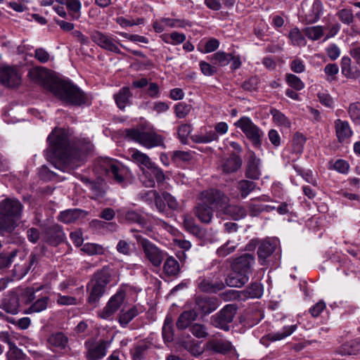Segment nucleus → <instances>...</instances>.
<instances>
[{
    "instance_id": "obj_1",
    "label": "nucleus",
    "mask_w": 360,
    "mask_h": 360,
    "mask_svg": "<svg viewBox=\"0 0 360 360\" xmlns=\"http://www.w3.org/2000/svg\"><path fill=\"white\" fill-rule=\"evenodd\" d=\"M200 202L194 208L196 217L204 224H208L213 217V210L210 205H214L217 209L224 207L229 202V198L218 190H207L201 193Z\"/></svg>"
},
{
    "instance_id": "obj_2",
    "label": "nucleus",
    "mask_w": 360,
    "mask_h": 360,
    "mask_svg": "<svg viewBox=\"0 0 360 360\" xmlns=\"http://www.w3.org/2000/svg\"><path fill=\"white\" fill-rule=\"evenodd\" d=\"M50 91L67 105L81 106L91 103V97L70 81L53 82Z\"/></svg>"
},
{
    "instance_id": "obj_3",
    "label": "nucleus",
    "mask_w": 360,
    "mask_h": 360,
    "mask_svg": "<svg viewBox=\"0 0 360 360\" xmlns=\"http://www.w3.org/2000/svg\"><path fill=\"white\" fill-rule=\"evenodd\" d=\"M22 205L20 201L6 199L0 202V234L11 233L20 219Z\"/></svg>"
},
{
    "instance_id": "obj_4",
    "label": "nucleus",
    "mask_w": 360,
    "mask_h": 360,
    "mask_svg": "<svg viewBox=\"0 0 360 360\" xmlns=\"http://www.w3.org/2000/svg\"><path fill=\"white\" fill-rule=\"evenodd\" d=\"M110 281L111 272L109 268L104 267L96 272L86 287L89 293L87 302L94 307H96Z\"/></svg>"
},
{
    "instance_id": "obj_5",
    "label": "nucleus",
    "mask_w": 360,
    "mask_h": 360,
    "mask_svg": "<svg viewBox=\"0 0 360 360\" xmlns=\"http://www.w3.org/2000/svg\"><path fill=\"white\" fill-rule=\"evenodd\" d=\"M48 141L53 154L59 157L64 163L72 167H77L75 158L68 155V137L62 129H54L48 136Z\"/></svg>"
},
{
    "instance_id": "obj_6",
    "label": "nucleus",
    "mask_w": 360,
    "mask_h": 360,
    "mask_svg": "<svg viewBox=\"0 0 360 360\" xmlns=\"http://www.w3.org/2000/svg\"><path fill=\"white\" fill-rule=\"evenodd\" d=\"M101 167L109 178L122 186H126L132 182L134 179L132 173L127 167L120 162L106 158L103 161Z\"/></svg>"
},
{
    "instance_id": "obj_7",
    "label": "nucleus",
    "mask_w": 360,
    "mask_h": 360,
    "mask_svg": "<svg viewBox=\"0 0 360 360\" xmlns=\"http://www.w3.org/2000/svg\"><path fill=\"white\" fill-rule=\"evenodd\" d=\"M127 137L147 148L165 147L163 137L153 130L129 129L127 131Z\"/></svg>"
},
{
    "instance_id": "obj_8",
    "label": "nucleus",
    "mask_w": 360,
    "mask_h": 360,
    "mask_svg": "<svg viewBox=\"0 0 360 360\" xmlns=\"http://www.w3.org/2000/svg\"><path fill=\"white\" fill-rule=\"evenodd\" d=\"M234 125L243 131L247 139L251 141L254 146L258 147L261 145L264 133L249 117L243 116L240 117L235 122Z\"/></svg>"
},
{
    "instance_id": "obj_9",
    "label": "nucleus",
    "mask_w": 360,
    "mask_h": 360,
    "mask_svg": "<svg viewBox=\"0 0 360 360\" xmlns=\"http://www.w3.org/2000/svg\"><path fill=\"white\" fill-rule=\"evenodd\" d=\"M22 82L19 69L15 66L0 65V83L8 88L18 86Z\"/></svg>"
},
{
    "instance_id": "obj_10",
    "label": "nucleus",
    "mask_w": 360,
    "mask_h": 360,
    "mask_svg": "<svg viewBox=\"0 0 360 360\" xmlns=\"http://www.w3.org/2000/svg\"><path fill=\"white\" fill-rule=\"evenodd\" d=\"M237 311V307L234 304H226L219 313L212 316L211 318L212 323L214 326L228 330L229 329V323L233 321Z\"/></svg>"
},
{
    "instance_id": "obj_11",
    "label": "nucleus",
    "mask_w": 360,
    "mask_h": 360,
    "mask_svg": "<svg viewBox=\"0 0 360 360\" xmlns=\"http://www.w3.org/2000/svg\"><path fill=\"white\" fill-rule=\"evenodd\" d=\"M125 299V292L118 290L110 297L105 307L98 312V316L103 319L111 320L114 314L120 308Z\"/></svg>"
},
{
    "instance_id": "obj_12",
    "label": "nucleus",
    "mask_w": 360,
    "mask_h": 360,
    "mask_svg": "<svg viewBox=\"0 0 360 360\" xmlns=\"http://www.w3.org/2000/svg\"><path fill=\"white\" fill-rule=\"evenodd\" d=\"M141 245L148 261L155 267H159L166 253L147 239L141 240Z\"/></svg>"
},
{
    "instance_id": "obj_13",
    "label": "nucleus",
    "mask_w": 360,
    "mask_h": 360,
    "mask_svg": "<svg viewBox=\"0 0 360 360\" xmlns=\"http://www.w3.org/2000/svg\"><path fill=\"white\" fill-rule=\"evenodd\" d=\"M90 37L91 40L101 48L113 53H120L116 41L111 36L98 30H94L91 32Z\"/></svg>"
},
{
    "instance_id": "obj_14",
    "label": "nucleus",
    "mask_w": 360,
    "mask_h": 360,
    "mask_svg": "<svg viewBox=\"0 0 360 360\" xmlns=\"http://www.w3.org/2000/svg\"><path fill=\"white\" fill-rule=\"evenodd\" d=\"M110 342L101 340L96 343L88 341L86 342L87 348V359L89 360H98L106 355V349L110 346Z\"/></svg>"
},
{
    "instance_id": "obj_15",
    "label": "nucleus",
    "mask_w": 360,
    "mask_h": 360,
    "mask_svg": "<svg viewBox=\"0 0 360 360\" xmlns=\"http://www.w3.org/2000/svg\"><path fill=\"white\" fill-rule=\"evenodd\" d=\"M254 264V257L251 254H244L233 259L231 264V269H236L250 276Z\"/></svg>"
},
{
    "instance_id": "obj_16",
    "label": "nucleus",
    "mask_w": 360,
    "mask_h": 360,
    "mask_svg": "<svg viewBox=\"0 0 360 360\" xmlns=\"http://www.w3.org/2000/svg\"><path fill=\"white\" fill-rule=\"evenodd\" d=\"M242 165V160L235 153L229 158L223 159L219 166V169L223 174H228L237 172Z\"/></svg>"
},
{
    "instance_id": "obj_17",
    "label": "nucleus",
    "mask_w": 360,
    "mask_h": 360,
    "mask_svg": "<svg viewBox=\"0 0 360 360\" xmlns=\"http://www.w3.org/2000/svg\"><path fill=\"white\" fill-rule=\"evenodd\" d=\"M35 262V257L31 255L28 259H22L20 262L16 263L13 269V275L14 278L16 279H21L24 277Z\"/></svg>"
},
{
    "instance_id": "obj_18",
    "label": "nucleus",
    "mask_w": 360,
    "mask_h": 360,
    "mask_svg": "<svg viewBox=\"0 0 360 360\" xmlns=\"http://www.w3.org/2000/svg\"><path fill=\"white\" fill-rule=\"evenodd\" d=\"M207 350L212 351L215 353L225 354L233 349L231 343L224 339H212L205 344Z\"/></svg>"
},
{
    "instance_id": "obj_19",
    "label": "nucleus",
    "mask_w": 360,
    "mask_h": 360,
    "mask_svg": "<svg viewBox=\"0 0 360 360\" xmlns=\"http://www.w3.org/2000/svg\"><path fill=\"white\" fill-rule=\"evenodd\" d=\"M249 280V276L236 269L232 271L226 278V284L232 288H241Z\"/></svg>"
},
{
    "instance_id": "obj_20",
    "label": "nucleus",
    "mask_w": 360,
    "mask_h": 360,
    "mask_svg": "<svg viewBox=\"0 0 360 360\" xmlns=\"http://www.w3.org/2000/svg\"><path fill=\"white\" fill-rule=\"evenodd\" d=\"M277 245L276 240H269L261 243L258 248L257 255L261 264H264L265 259L275 250Z\"/></svg>"
},
{
    "instance_id": "obj_21",
    "label": "nucleus",
    "mask_w": 360,
    "mask_h": 360,
    "mask_svg": "<svg viewBox=\"0 0 360 360\" xmlns=\"http://www.w3.org/2000/svg\"><path fill=\"white\" fill-rule=\"evenodd\" d=\"M19 306V299L15 293H11L5 296L1 304V307L4 310L11 314H18Z\"/></svg>"
},
{
    "instance_id": "obj_22",
    "label": "nucleus",
    "mask_w": 360,
    "mask_h": 360,
    "mask_svg": "<svg viewBox=\"0 0 360 360\" xmlns=\"http://www.w3.org/2000/svg\"><path fill=\"white\" fill-rule=\"evenodd\" d=\"M198 287L204 292H217L222 290L225 287V285L221 281H213L210 278H199Z\"/></svg>"
},
{
    "instance_id": "obj_23",
    "label": "nucleus",
    "mask_w": 360,
    "mask_h": 360,
    "mask_svg": "<svg viewBox=\"0 0 360 360\" xmlns=\"http://www.w3.org/2000/svg\"><path fill=\"white\" fill-rule=\"evenodd\" d=\"M196 309L202 314H208L217 308L215 300L203 297H197L195 299Z\"/></svg>"
},
{
    "instance_id": "obj_24",
    "label": "nucleus",
    "mask_w": 360,
    "mask_h": 360,
    "mask_svg": "<svg viewBox=\"0 0 360 360\" xmlns=\"http://www.w3.org/2000/svg\"><path fill=\"white\" fill-rule=\"evenodd\" d=\"M260 160L254 154L251 155L248 162L247 169L245 172L246 177L252 179H258L261 176Z\"/></svg>"
},
{
    "instance_id": "obj_25",
    "label": "nucleus",
    "mask_w": 360,
    "mask_h": 360,
    "mask_svg": "<svg viewBox=\"0 0 360 360\" xmlns=\"http://www.w3.org/2000/svg\"><path fill=\"white\" fill-rule=\"evenodd\" d=\"M342 73L347 78L357 79L360 77V70L355 65H352L349 57H343L341 60Z\"/></svg>"
},
{
    "instance_id": "obj_26",
    "label": "nucleus",
    "mask_w": 360,
    "mask_h": 360,
    "mask_svg": "<svg viewBox=\"0 0 360 360\" xmlns=\"http://www.w3.org/2000/svg\"><path fill=\"white\" fill-rule=\"evenodd\" d=\"M337 138L340 142L344 141L352 135V131L347 121L337 120L335 122Z\"/></svg>"
},
{
    "instance_id": "obj_27",
    "label": "nucleus",
    "mask_w": 360,
    "mask_h": 360,
    "mask_svg": "<svg viewBox=\"0 0 360 360\" xmlns=\"http://www.w3.org/2000/svg\"><path fill=\"white\" fill-rule=\"evenodd\" d=\"M198 314L195 310L184 311L179 316L176 321V327L179 330H184L191 326V323L196 319Z\"/></svg>"
},
{
    "instance_id": "obj_28",
    "label": "nucleus",
    "mask_w": 360,
    "mask_h": 360,
    "mask_svg": "<svg viewBox=\"0 0 360 360\" xmlns=\"http://www.w3.org/2000/svg\"><path fill=\"white\" fill-rule=\"evenodd\" d=\"M131 96L129 87H122L117 94L114 95L115 103L119 108L124 109L129 103Z\"/></svg>"
},
{
    "instance_id": "obj_29",
    "label": "nucleus",
    "mask_w": 360,
    "mask_h": 360,
    "mask_svg": "<svg viewBox=\"0 0 360 360\" xmlns=\"http://www.w3.org/2000/svg\"><path fill=\"white\" fill-rule=\"evenodd\" d=\"M83 217V211L78 209L68 210L61 212L59 215V220L66 223H73Z\"/></svg>"
},
{
    "instance_id": "obj_30",
    "label": "nucleus",
    "mask_w": 360,
    "mask_h": 360,
    "mask_svg": "<svg viewBox=\"0 0 360 360\" xmlns=\"http://www.w3.org/2000/svg\"><path fill=\"white\" fill-rule=\"evenodd\" d=\"M220 210L236 220L243 218L246 215L245 210L243 207L238 205H229V202L224 207H220Z\"/></svg>"
},
{
    "instance_id": "obj_31",
    "label": "nucleus",
    "mask_w": 360,
    "mask_h": 360,
    "mask_svg": "<svg viewBox=\"0 0 360 360\" xmlns=\"http://www.w3.org/2000/svg\"><path fill=\"white\" fill-rule=\"evenodd\" d=\"M296 329V324L284 326L280 331L269 333L267 335V338L273 342L281 340L290 335Z\"/></svg>"
},
{
    "instance_id": "obj_32",
    "label": "nucleus",
    "mask_w": 360,
    "mask_h": 360,
    "mask_svg": "<svg viewBox=\"0 0 360 360\" xmlns=\"http://www.w3.org/2000/svg\"><path fill=\"white\" fill-rule=\"evenodd\" d=\"M163 271L167 276H176L180 271L178 261L173 257H167L163 265Z\"/></svg>"
},
{
    "instance_id": "obj_33",
    "label": "nucleus",
    "mask_w": 360,
    "mask_h": 360,
    "mask_svg": "<svg viewBox=\"0 0 360 360\" xmlns=\"http://www.w3.org/2000/svg\"><path fill=\"white\" fill-rule=\"evenodd\" d=\"M274 122L278 127L289 129L291 127L290 120L281 112L276 109L271 110Z\"/></svg>"
},
{
    "instance_id": "obj_34",
    "label": "nucleus",
    "mask_w": 360,
    "mask_h": 360,
    "mask_svg": "<svg viewBox=\"0 0 360 360\" xmlns=\"http://www.w3.org/2000/svg\"><path fill=\"white\" fill-rule=\"evenodd\" d=\"M138 314L139 310L136 307H133L127 311L121 310L119 314L118 321L122 327H125Z\"/></svg>"
},
{
    "instance_id": "obj_35",
    "label": "nucleus",
    "mask_w": 360,
    "mask_h": 360,
    "mask_svg": "<svg viewBox=\"0 0 360 360\" xmlns=\"http://www.w3.org/2000/svg\"><path fill=\"white\" fill-rule=\"evenodd\" d=\"M131 159L139 166L146 167L148 169L154 164L146 154L138 150H134L132 151Z\"/></svg>"
},
{
    "instance_id": "obj_36",
    "label": "nucleus",
    "mask_w": 360,
    "mask_h": 360,
    "mask_svg": "<svg viewBox=\"0 0 360 360\" xmlns=\"http://www.w3.org/2000/svg\"><path fill=\"white\" fill-rule=\"evenodd\" d=\"M48 343L50 347L63 349L68 343V338L62 333H56L49 337Z\"/></svg>"
},
{
    "instance_id": "obj_37",
    "label": "nucleus",
    "mask_w": 360,
    "mask_h": 360,
    "mask_svg": "<svg viewBox=\"0 0 360 360\" xmlns=\"http://www.w3.org/2000/svg\"><path fill=\"white\" fill-rule=\"evenodd\" d=\"M191 139L195 143H208L218 139V135L214 131H208L205 133H200L194 134L191 136Z\"/></svg>"
},
{
    "instance_id": "obj_38",
    "label": "nucleus",
    "mask_w": 360,
    "mask_h": 360,
    "mask_svg": "<svg viewBox=\"0 0 360 360\" xmlns=\"http://www.w3.org/2000/svg\"><path fill=\"white\" fill-rule=\"evenodd\" d=\"M323 6L320 1H314L311 10L307 14V20L310 23L316 22L322 14Z\"/></svg>"
},
{
    "instance_id": "obj_39",
    "label": "nucleus",
    "mask_w": 360,
    "mask_h": 360,
    "mask_svg": "<svg viewBox=\"0 0 360 360\" xmlns=\"http://www.w3.org/2000/svg\"><path fill=\"white\" fill-rule=\"evenodd\" d=\"M160 37L164 42L172 45L180 44L183 43L186 39L184 34L177 32H173L170 34H165L161 35Z\"/></svg>"
},
{
    "instance_id": "obj_40",
    "label": "nucleus",
    "mask_w": 360,
    "mask_h": 360,
    "mask_svg": "<svg viewBox=\"0 0 360 360\" xmlns=\"http://www.w3.org/2000/svg\"><path fill=\"white\" fill-rule=\"evenodd\" d=\"M173 319L170 315H167L165 319L162 327V337L166 342H172L173 340Z\"/></svg>"
},
{
    "instance_id": "obj_41",
    "label": "nucleus",
    "mask_w": 360,
    "mask_h": 360,
    "mask_svg": "<svg viewBox=\"0 0 360 360\" xmlns=\"http://www.w3.org/2000/svg\"><path fill=\"white\" fill-rule=\"evenodd\" d=\"M150 347V344L142 341L138 342L132 350L134 360H143Z\"/></svg>"
},
{
    "instance_id": "obj_42",
    "label": "nucleus",
    "mask_w": 360,
    "mask_h": 360,
    "mask_svg": "<svg viewBox=\"0 0 360 360\" xmlns=\"http://www.w3.org/2000/svg\"><path fill=\"white\" fill-rule=\"evenodd\" d=\"M182 345L191 355L194 356H199L204 352V349L200 347V342L193 339L189 341L183 342Z\"/></svg>"
},
{
    "instance_id": "obj_43",
    "label": "nucleus",
    "mask_w": 360,
    "mask_h": 360,
    "mask_svg": "<svg viewBox=\"0 0 360 360\" xmlns=\"http://www.w3.org/2000/svg\"><path fill=\"white\" fill-rule=\"evenodd\" d=\"M183 225L188 232L193 235L199 236L201 233L200 228L195 224V219L190 215L184 216Z\"/></svg>"
},
{
    "instance_id": "obj_44",
    "label": "nucleus",
    "mask_w": 360,
    "mask_h": 360,
    "mask_svg": "<svg viewBox=\"0 0 360 360\" xmlns=\"http://www.w3.org/2000/svg\"><path fill=\"white\" fill-rule=\"evenodd\" d=\"M49 298L46 296L36 300L27 309L28 314L39 313L46 309Z\"/></svg>"
},
{
    "instance_id": "obj_45",
    "label": "nucleus",
    "mask_w": 360,
    "mask_h": 360,
    "mask_svg": "<svg viewBox=\"0 0 360 360\" xmlns=\"http://www.w3.org/2000/svg\"><path fill=\"white\" fill-rule=\"evenodd\" d=\"M256 187L255 183L248 180H241L238 183L237 188L243 198H245Z\"/></svg>"
},
{
    "instance_id": "obj_46",
    "label": "nucleus",
    "mask_w": 360,
    "mask_h": 360,
    "mask_svg": "<svg viewBox=\"0 0 360 360\" xmlns=\"http://www.w3.org/2000/svg\"><path fill=\"white\" fill-rule=\"evenodd\" d=\"M357 347V342L354 340L342 345L338 349V353L341 355H356L359 354Z\"/></svg>"
},
{
    "instance_id": "obj_47",
    "label": "nucleus",
    "mask_w": 360,
    "mask_h": 360,
    "mask_svg": "<svg viewBox=\"0 0 360 360\" xmlns=\"http://www.w3.org/2000/svg\"><path fill=\"white\" fill-rule=\"evenodd\" d=\"M231 53H226L224 51H217L211 56V59L214 64L220 66H226L231 61Z\"/></svg>"
},
{
    "instance_id": "obj_48",
    "label": "nucleus",
    "mask_w": 360,
    "mask_h": 360,
    "mask_svg": "<svg viewBox=\"0 0 360 360\" xmlns=\"http://www.w3.org/2000/svg\"><path fill=\"white\" fill-rule=\"evenodd\" d=\"M288 37L294 46H304L306 44V40L297 27H294L290 31Z\"/></svg>"
},
{
    "instance_id": "obj_49",
    "label": "nucleus",
    "mask_w": 360,
    "mask_h": 360,
    "mask_svg": "<svg viewBox=\"0 0 360 360\" xmlns=\"http://www.w3.org/2000/svg\"><path fill=\"white\" fill-rule=\"evenodd\" d=\"M238 245V243L232 240H228L224 245H221L217 250V255L219 257H226L233 252Z\"/></svg>"
},
{
    "instance_id": "obj_50",
    "label": "nucleus",
    "mask_w": 360,
    "mask_h": 360,
    "mask_svg": "<svg viewBox=\"0 0 360 360\" xmlns=\"http://www.w3.org/2000/svg\"><path fill=\"white\" fill-rule=\"evenodd\" d=\"M70 12L71 18L77 20L81 15L82 5L79 0H70L65 4Z\"/></svg>"
},
{
    "instance_id": "obj_51",
    "label": "nucleus",
    "mask_w": 360,
    "mask_h": 360,
    "mask_svg": "<svg viewBox=\"0 0 360 360\" xmlns=\"http://www.w3.org/2000/svg\"><path fill=\"white\" fill-rule=\"evenodd\" d=\"M30 77L35 82H43L46 76L47 71L44 68H34L29 72Z\"/></svg>"
},
{
    "instance_id": "obj_52",
    "label": "nucleus",
    "mask_w": 360,
    "mask_h": 360,
    "mask_svg": "<svg viewBox=\"0 0 360 360\" xmlns=\"http://www.w3.org/2000/svg\"><path fill=\"white\" fill-rule=\"evenodd\" d=\"M287 84L296 91H300L304 88V82L296 75L288 73L285 75Z\"/></svg>"
},
{
    "instance_id": "obj_53",
    "label": "nucleus",
    "mask_w": 360,
    "mask_h": 360,
    "mask_svg": "<svg viewBox=\"0 0 360 360\" xmlns=\"http://www.w3.org/2000/svg\"><path fill=\"white\" fill-rule=\"evenodd\" d=\"M243 292L251 298L260 297L262 295V286L260 283H253Z\"/></svg>"
},
{
    "instance_id": "obj_54",
    "label": "nucleus",
    "mask_w": 360,
    "mask_h": 360,
    "mask_svg": "<svg viewBox=\"0 0 360 360\" xmlns=\"http://www.w3.org/2000/svg\"><path fill=\"white\" fill-rule=\"evenodd\" d=\"M305 35L311 40H318L323 35L321 26H313L307 27L304 30Z\"/></svg>"
},
{
    "instance_id": "obj_55",
    "label": "nucleus",
    "mask_w": 360,
    "mask_h": 360,
    "mask_svg": "<svg viewBox=\"0 0 360 360\" xmlns=\"http://www.w3.org/2000/svg\"><path fill=\"white\" fill-rule=\"evenodd\" d=\"M307 141L306 137L300 132H296L292 138L293 149L296 153H302Z\"/></svg>"
},
{
    "instance_id": "obj_56",
    "label": "nucleus",
    "mask_w": 360,
    "mask_h": 360,
    "mask_svg": "<svg viewBox=\"0 0 360 360\" xmlns=\"http://www.w3.org/2000/svg\"><path fill=\"white\" fill-rule=\"evenodd\" d=\"M16 255V251H12L9 253H0V270H4L9 267Z\"/></svg>"
},
{
    "instance_id": "obj_57",
    "label": "nucleus",
    "mask_w": 360,
    "mask_h": 360,
    "mask_svg": "<svg viewBox=\"0 0 360 360\" xmlns=\"http://www.w3.org/2000/svg\"><path fill=\"white\" fill-rule=\"evenodd\" d=\"M191 333L197 338H205L208 335L205 326L200 323H194L189 328Z\"/></svg>"
},
{
    "instance_id": "obj_58",
    "label": "nucleus",
    "mask_w": 360,
    "mask_h": 360,
    "mask_svg": "<svg viewBox=\"0 0 360 360\" xmlns=\"http://www.w3.org/2000/svg\"><path fill=\"white\" fill-rule=\"evenodd\" d=\"M81 250L89 255H101L104 252L103 248L96 243H86Z\"/></svg>"
},
{
    "instance_id": "obj_59",
    "label": "nucleus",
    "mask_w": 360,
    "mask_h": 360,
    "mask_svg": "<svg viewBox=\"0 0 360 360\" xmlns=\"http://www.w3.org/2000/svg\"><path fill=\"white\" fill-rule=\"evenodd\" d=\"M191 108V105L181 102L175 105L174 112L179 118H184L190 113Z\"/></svg>"
},
{
    "instance_id": "obj_60",
    "label": "nucleus",
    "mask_w": 360,
    "mask_h": 360,
    "mask_svg": "<svg viewBox=\"0 0 360 360\" xmlns=\"http://www.w3.org/2000/svg\"><path fill=\"white\" fill-rule=\"evenodd\" d=\"M348 113L353 122L360 124V103L356 102L350 104Z\"/></svg>"
},
{
    "instance_id": "obj_61",
    "label": "nucleus",
    "mask_w": 360,
    "mask_h": 360,
    "mask_svg": "<svg viewBox=\"0 0 360 360\" xmlns=\"http://www.w3.org/2000/svg\"><path fill=\"white\" fill-rule=\"evenodd\" d=\"M124 219L129 223H137L141 225L145 224L144 219L135 211H128L125 214Z\"/></svg>"
},
{
    "instance_id": "obj_62",
    "label": "nucleus",
    "mask_w": 360,
    "mask_h": 360,
    "mask_svg": "<svg viewBox=\"0 0 360 360\" xmlns=\"http://www.w3.org/2000/svg\"><path fill=\"white\" fill-rule=\"evenodd\" d=\"M337 15L340 20L345 24L349 25L353 21V13L349 9H342L338 12Z\"/></svg>"
},
{
    "instance_id": "obj_63",
    "label": "nucleus",
    "mask_w": 360,
    "mask_h": 360,
    "mask_svg": "<svg viewBox=\"0 0 360 360\" xmlns=\"http://www.w3.org/2000/svg\"><path fill=\"white\" fill-rule=\"evenodd\" d=\"M148 175L153 176L158 182H162L165 180V174L162 171L160 168L155 167L154 164L148 171L144 172V176L146 178Z\"/></svg>"
},
{
    "instance_id": "obj_64",
    "label": "nucleus",
    "mask_w": 360,
    "mask_h": 360,
    "mask_svg": "<svg viewBox=\"0 0 360 360\" xmlns=\"http://www.w3.org/2000/svg\"><path fill=\"white\" fill-rule=\"evenodd\" d=\"M191 131H192V128L190 124H181V126H179V127L178 128L177 133H178V136L182 143L186 142L187 137L191 134Z\"/></svg>"
}]
</instances>
